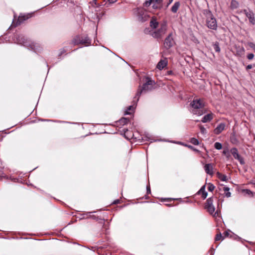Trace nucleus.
Returning a JSON list of instances; mask_svg holds the SVG:
<instances>
[{
    "mask_svg": "<svg viewBox=\"0 0 255 255\" xmlns=\"http://www.w3.org/2000/svg\"><path fill=\"white\" fill-rule=\"evenodd\" d=\"M14 41L15 43L23 45L28 49L33 50L36 53L39 52L42 49L39 44L32 42L25 38L23 35H16Z\"/></svg>",
    "mask_w": 255,
    "mask_h": 255,
    "instance_id": "1",
    "label": "nucleus"
},
{
    "mask_svg": "<svg viewBox=\"0 0 255 255\" xmlns=\"http://www.w3.org/2000/svg\"><path fill=\"white\" fill-rule=\"evenodd\" d=\"M190 106L192 108L191 112L194 115L200 116L205 113L206 111L204 109L205 104L203 100H193L191 102Z\"/></svg>",
    "mask_w": 255,
    "mask_h": 255,
    "instance_id": "2",
    "label": "nucleus"
},
{
    "mask_svg": "<svg viewBox=\"0 0 255 255\" xmlns=\"http://www.w3.org/2000/svg\"><path fill=\"white\" fill-rule=\"evenodd\" d=\"M145 78L146 82L143 84L142 87L138 88L135 96V98H136L135 103L138 101L139 97L142 94H144L151 91L153 89V85L155 84L154 81L152 80L151 79L148 77H146Z\"/></svg>",
    "mask_w": 255,
    "mask_h": 255,
    "instance_id": "3",
    "label": "nucleus"
},
{
    "mask_svg": "<svg viewBox=\"0 0 255 255\" xmlns=\"http://www.w3.org/2000/svg\"><path fill=\"white\" fill-rule=\"evenodd\" d=\"M209 13L206 17V25L209 29L216 30L218 27L217 20L210 11Z\"/></svg>",
    "mask_w": 255,
    "mask_h": 255,
    "instance_id": "4",
    "label": "nucleus"
},
{
    "mask_svg": "<svg viewBox=\"0 0 255 255\" xmlns=\"http://www.w3.org/2000/svg\"><path fill=\"white\" fill-rule=\"evenodd\" d=\"M72 42L75 45L79 44H85L86 46L91 44V40L87 36H77L72 41Z\"/></svg>",
    "mask_w": 255,
    "mask_h": 255,
    "instance_id": "5",
    "label": "nucleus"
},
{
    "mask_svg": "<svg viewBox=\"0 0 255 255\" xmlns=\"http://www.w3.org/2000/svg\"><path fill=\"white\" fill-rule=\"evenodd\" d=\"M205 208L207 210L208 212L214 216L218 215V211L215 212V208L213 205V197H210L207 199L205 204Z\"/></svg>",
    "mask_w": 255,
    "mask_h": 255,
    "instance_id": "6",
    "label": "nucleus"
},
{
    "mask_svg": "<svg viewBox=\"0 0 255 255\" xmlns=\"http://www.w3.org/2000/svg\"><path fill=\"white\" fill-rule=\"evenodd\" d=\"M167 24L166 22H163L160 25V28L156 31H155L152 34L154 38H160L166 32Z\"/></svg>",
    "mask_w": 255,
    "mask_h": 255,
    "instance_id": "7",
    "label": "nucleus"
},
{
    "mask_svg": "<svg viewBox=\"0 0 255 255\" xmlns=\"http://www.w3.org/2000/svg\"><path fill=\"white\" fill-rule=\"evenodd\" d=\"M232 154L234 156V157L237 159L240 163L241 164L243 165L245 164V161L244 158L241 156V155L239 154L238 149L236 147L232 148L230 150Z\"/></svg>",
    "mask_w": 255,
    "mask_h": 255,
    "instance_id": "8",
    "label": "nucleus"
},
{
    "mask_svg": "<svg viewBox=\"0 0 255 255\" xmlns=\"http://www.w3.org/2000/svg\"><path fill=\"white\" fill-rule=\"evenodd\" d=\"M31 15L32 13H27L23 14H20L18 17L15 25L17 26L18 25H20L24 21L30 18L31 16Z\"/></svg>",
    "mask_w": 255,
    "mask_h": 255,
    "instance_id": "9",
    "label": "nucleus"
},
{
    "mask_svg": "<svg viewBox=\"0 0 255 255\" xmlns=\"http://www.w3.org/2000/svg\"><path fill=\"white\" fill-rule=\"evenodd\" d=\"M173 43L174 41L172 37V33H170L165 39L164 42V47L168 49L173 46Z\"/></svg>",
    "mask_w": 255,
    "mask_h": 255,
    "instance_id": "10",
    "label": "nucleus"
},
{
    "mask_svg": "<svg viewBox=\"0 0 255 255\" xmlns=\"http://www.w3.org/2000/svg\"><path fill=\"white\" fill-rule=\"evenodd\" d=\"M245 13L246 16L249 18V21L252 24H255V18L254 13L252 11H247L245 10Z\"/></svg>",
    "mask_w": 255,
    "mask_h": 255,
    "instance_id": "11",
    "label": "nucleus"
},
{
    "mask_svg": "<svg viewBox=\"0 0 255 255\" xmlns=\"http://www.w3.org/2000/svg\"><path fill=\"white\" fill-rule=\"evenodd\" d=\"M226 125L224 123H220L215 128L214 132L216 134H219L225 129Z\"/></svg>",
    "mask_w": 255,
    "mask_h": 255,
    "instance_id": "12",
    "label": "nucleus"
},
{
    "mask_svg": "<svg viewBox=\"0 0 255 255\" xmlns=\"http://www.w3.org/2000/svg\"><path fill=\"white\" fill-rule=\"evenodd\" d=\"M204 170L206 173L210 175H212L214 174L213 166L211 163L205 164L204 166Z\"/></svg>",
    "mask_w": 255,
    "mask_h": 255,
    "instance_id": "13",
    "label": "nucleus"
},
{
    "mask_svg": "<svg viewBox=\"0 0 255 255\" xmlns=\"http://www.w3.org/2000/svg\"><path fill=\"white\" fill-rule=\"evenodd\" d=\"M136 98H135V97H134V99L132 101V105L129 106L127 110L125 111V115H130L131 112H129V111H131V112H133L134 111V109H135V106H136L137 103H135L136 101Z\"/></svg>",
    "mask_w": 255,
    "mask_h": 255,
    "instance_id": "14",
    "label": "nucleus"
},
{
    "mask_svg": "<svg viewBox=\"0 0 255 255\" xmlns=\"http://www.w3.org/2000/svg\"><path fill=\"white\" fill-rule=\"evenodd\" d=\"M213 119V114L209 113L205 115L202 119L201 122L203 123H206L210 122Z\"/></svg>",
    "mask_w": 255,
    "mask_h": 255,
    "instance_id": "15",
    "label": "nucleus"
},
{
    "mask_svg": "<svg viewBox=\"0 0 255 255\" xmlns=\"http://www.w3.org/2000/svg\"><path fill=\"white\" fill-rule=\"evenodd\" d=\"M167 62L166 60H161L158 63L156 68L159 70H162L167 65Z\"/></svg>",
    "mask_w": 255,
    "mask_h": 255,
    "instance_id": "16",
    "label": "nucleus"
},
{
    "mask_svg": "<svg viewBox=\"0 0 255 255\" xmlns=\"http://www.w3.org/2000/svg\"><path fill=\"white\" fill-rule=\"evenodd\" d=\"M199 194L202 193V197L203 199H205L207 198L208 195V193L205 191V185H203L200 190L198 192Z\"/></svg>",
    "mask_w": 255,
    "mask_h": 255,
    "instance_id": "17",
    "label": "nucleus"
},
{
    "mask_svg": "<svg viewBox=\"0 0 255 255\" xmlns=\"http://www.w3.org/2000/svg\"><path fill=\"white\" fill-rule=\"evenodd\" d=\"M129 120L126 118H122L118 121L117 122V124L118 126H124L128 124Z\"/></svg>",
    "mask_w": 255,
    "mask_h": 255,
    "instance_id": "18",
    "label": "nucleus"
},
{
    "mask_svg": "<svg viewBox=\"0 0 255 255\" xmlns=\"http://www.w3.org/2000/svg\"><path fill=\"white\" fill-rule=\"evenodd\" d=\"M96 212H87L86 213L83 214L82 215V219H86V218H92L95 220H97V218L95 215H89L88 216V214H90L92 213H95Z\"/></svg>",
    "mask_w": 255,
    "mask_h": 255,
    "instance_id": "19",
    "label": "nucleus"
},
{
    "mask_svg": "<svg viewBox=\"0 0 255 255\" xmlns=\"http://www.w3.org/2000/svg\"><path fill=\"white\" fill-rule=\"evenodd\" d=\"M152 7L154 9L158 8L159 5L161 3L163 0H152Z\"/></svg>",
    "mask_w": 255,
    "mask_h": 255,
    "instance_id": "20",
    "label": "nucleus"
},
{
    "mask_svg": "<svg viewBox=\"0 0 255 255\" xmlns=\"http://www.w3.org/2000/svg\"><path fill=\"white\" fill-rule=\"evenodd\" d=\"M180 6V3L179 1L175 2L171 7V11L173 13L177 12Z\"/></svg>",
    "mask_w": 255,
    "mask_h": 255,
    "instance_id": "21",
    "label": "nucleus"
},
{
    "mask_svg": "<svg viewBox=\"0 0 255 255\" xmlns=\"http://www.w3.org/2000/svg\"><path fill=\"white\" fill-rule=\"evenodd\" d=\"M158 25V22L156 21V19L154 18H152L150 22V26L153 29H155L157 27Z\"/></svg>",
    "mask_w": 255,
    "mask_h": 255,
    "instance_id": "22",
    "label": "nucleus"
},
{
    "mask_svg": "<svg viewBox=\"0 0 255 255\" xmlns=\"http://www.w3.org/2000/svg\"><path fill=\"white\" fill-rule=\"evenodd\" d=\"M217 176L221 180L223 181H227L228 180V178L225 174L217 172Z\"/></svg>",
    "mask_w": 255,
    "mask_h": 255,
    "instance_id": "23",
    "label": "nucleus"
},
{
    "mask_svg": "<svg viewBox=\"0 0 255 255\" xmlns=\"http://www.w3.org/2000/svg\"><path fill=\"white\" fill-rule=\"evenodd\" d=\"M143 12L142 11H140L138 12V19L140 21H144L146 20V18L145 17V15L143 16Z\"/></svg>",
    "mask_w": 255,
    "mask_h": 255,
    "instance_id": "24",
    "label": "nucleus"
},
{
    "mask_svg": "<svg viewBox=\"0 0 255 255\" xmlns=\"http://www.w3.org/2000/svg\"><path fill=\"white\" fill-rule=\"evenodd\" d=\"M242 193H244L246 195H248L250 197H253L254 195V193L250 189H243Z\"/></svg>",
    "mask_w": 255,
    "mask_h": 255,
    "instance_id": "25",
    "label": "nucleus"
},
{
    "mask_svg": "<svg viewBox=\"0 0 255 255\" xmlns=\"http://www.w3.org/2000/svg\"><path fill=\"white\" fill-rule=\"evenodd\" d=\"M223 190L225 191V196L229 198V197H231V193L229 191V190H230V188L229 187H223Z\"/></svg>",
    "mask_w": 255,
    "mask_h": 255,
    "instance_id": "26",
    "label": "nucleus"
},
{
    "mask_svg": "<svg viewBox=\"0 0 255 255\" xmlns=\"http://www.w3.org/2000/svg\"><path fill=\"white\" fill-rule=\"evenodd\" d=\"M213 46L216 52H219L220 51V48L218 42H217L214 43Z\"/></svg>",
    "mask_w": 255,
    "mask_h": 255,
    "instance_id": "27",
    "label": "nucleus"
},
{
    "mask_svg": "<svg viewBox=\"0 0 255 255\" xmlns=\"http://www.w3.org/2000/svg\"><path fill=\"white\" fill-rule=\"evenodd\" d=\"M190 142L192 143L194 145H198L199 143V142L198 140L195 138L192 137L190 139Z\"/></svg>",
    "mask_w": 255,
    "mask_h": 255,
    "instance_id": "28",
    "label": "nucleus"
},
{
    "mask_svg": "<svg viewBox=\"0 0 255 255\" xmlns=\"http://www.w3.org/2000/svg\"><path fill=\"white\" fill-rule=\"evenodd\" d=\"M214 147L216 149L220 150L222 148V145L221 143L217 142L214 144Z\"/></svg>",
    "mask_w": 255,
    "mask_h": 255,
    "instance_id": "29",
    "label": "nucleus"
},
{
    "mask_svg": "<svg viewBox=\"0 0 255 255\" xmlns=\"http://www.w3.org/2000/svg\"><path fill=\"white\" fill-rule=\"evenodd\" d=\"M152 4V0H145V2L143 3L144 6L148 7Z\"/></svg>",
    "mask_w": 255,
    "mask_h": 255,
    "instance_id": "30",
    "label": "nucleus"
},
{
    "mask_svg": "<svg viewBox=\"0 0 255 255\" xmlns=\"http://www.w3.org/2000/svg\"><path fill=\"white\" fill-rule=\"evenodd\" d=\"M215 188V187L213 184H212L211 183H209L208 189L209 191H211V192L213 191L214 190Z\"/></svg>",
    "mask_w": 255,
    "mask_h": 255,
    "instance_id": "31",
    "label": "nucleus"
},
{
    "mask_svg": "<svg viewBox=\"0 0 255 255\" xmlns=\"http://www.w3.org/2000/svg\"><path fill=\"white\" fill-rule=\"evenodd\" d=\"M164 141H167V142H170L174 143H176V144H178L183 145H185V146L186 145L185 144H184L183 142H180V141H175L166 140H165Z\"/></svg>",
    "mask_w": 255,
    "mask_h": 255,
    "instance_id": "32",
    "label": "nucleus"
},
{
    "mask_svg": "<svg viewBox=\"0 0 255 255\" xmlns=\"http://www.w3.org/2000/svg\"><path fill=\"white\" fill-rule=\"evenodd\" d=\"M248 45L250 46V47L252 48L254 51L255 50V43L252 42H249L248 43Z\"/></svg>",
    "mask_w": 255,
    "mask_h": 255,
    "instance_id": "33",
    "label": "nucleus"
},
{
    "mask_svg": "<svg viewBox=\"0 0 255 255\" xmlns=\"http://www.w3.org/2000/svg\"><path fill=\"white\" fill-rule=\"evenodd\" d=\"M222 239V236L221 233H220L219 234H217L215 238V241H219Z\"/></svg>",
    "mask_w": 255,
    "mask_h": 255,
    "instance_id": "34",
    "label": "nucleus"
},
{
    "mask_svg": "<svg viewBox=\"0 0 255 255\" xmlns=\"http://www.w3.org/2000/svg\"><path fill=\"white\" fill-rule=\"evenodd\" d=\"M223 154L226 155L227 157L230 156L229 150L228 149H224L223 151Z\"/></svg>",
    "mask_w": 255,
    "mask_h": 255,
    "instance_id": "35",
    "label": "nucleus"
},
{
    "mask_svg": "<svg viewBox=\"0 0 255 255\" xmlns=\"http://www.w3.org/2000/svg\"><path fill=\"white\" fill-rule=\"evenodd\" d=\"M200 131L202 133L205 134L206 133V129L203 126H200Z\"/></svg>",
    "mask_w": 255,
    "mask_h": 255,
    "instance_id": "36",
    "label": "nucleus"
},
{
    "mask_svg": "<svg viewBox=\"0 0 255 255\" xmlns=\"http://www.w3.org/2000/svg\"><path fill=\"white\" fill-rule=\"evenodd\" d=\"M254 57V54L253 53L248 54L247 55V58L249 60L253 59Z\"/></svg>",
    "mask_w": 255,
    "mask_h": 255,
    "instance_id": "37",
    "label": "nucleus"
},
{
    "mask_svg": "<svg viewBox=\"0 0 255 255\" xmlns=\"http://www.w3.org/2000/svg\"><path fill=\"white\" fill-rule=\"evenodd\" d=\"M186 146L189 147V148L194 150V151H196L197 152H199V150L196 148H195L193 146H192V145H185Z\"/></svg>",
    "mask_w": 255,
    "mask_h": 255,
    "instance_id": "38",
    "label": "nucleus"
},
{
    "mask_svg": "<svg viewBox=\"0 0 255 255\" xmlns=\"http://www.w3.org/2000/svg\"><path fill=\"white\" fill-rule=\"evenodd\" d=\"M146 190H147V194H150L151 193L150 188V186L149 185H147L146 186Z\"/></svg>",
    "mask_w": 255,
    "mask_h": 255,
    "instance_id": "39",
    "label": "nucleus"
},
{
    "mask_svg": "<svg viewBox=\"0 0 255 255\" xmlns=\"http://www.w3.org/2000/svg\"><path fill=\"white\" fill-rule=\"evenodd\" d=\"M123 131H124V134H125V137L127 138H128L129 139L127 136V135H126V132H128V130L127 129V128H124L123 129Z\"/></svg>",
    "mask_w": 255,
    "mask_h": 255,
    "instance_id": "40",
    "label": "nucleus"
},
{
    "mask_svg": "<svg viewBox=\"0 0 255 255\" xmlns=\"http://www.w3.org/2000/svg\"><path fill=\"white\" fill-rule=\"evenodd\" d=\"M120 200L117 199V200H115V201L113 202V204H118L120 203Z\"/></svg>",
    "mask_w": 255,
    "mask_h": 255,
    "instance_id": "41",
    "label": "nucleus"
},
{
    "mask_svg": "<svg viewBox=\"0 0 255 255\" xmlns=\"http://www.w3.org/2000/svg\"><path fill=\"white\" fill-rule=\"evenodd\" d=\"M109 2L111 3H114L116 2L118 0H108Z\"/></svg>",
    "mask_w": 255,
    "mask_h": 255,
    "instance_id": "42",
    "label": "nucleus"
},
{
    "mask_svg": "<svg viewBox=\"0 0 255 255\" xmlns=\"http://www.w3.org/2000/svg\"><path fill=\"white\" fill-rule=\"evenodd\" d=\"M167 0V6H168L170 3H172V2L173 1V0Z\"/></svg>",
    "mask_w": 255,
    "mask_h": 255,
    "instance_id": "43",
    "label": "nucleus"
},
{
    "mask_svg": "<svg viewBox=\"0 0 255 255\" xmlns=\"http://www.w3.org/2000/svg\"><path fill=\"white\" fill-rule=\"evenodd\" d=\"M252 68V65H248L247 66V67H246L247 70L251 69Z\"/></svg>",
    "mask_w": 255,
    "mask_h": 255,
    "instance_id": "44",
    "label": "nucleus"
},
{
    "mask_svg": "<svg viewBox=\"0 0 255 255\" xmlns=\"http://www.w3.org/2000/svg\"><path fill=\"white\" fill-rule=\"evenodd\" d=\"M57 122H58V123H69V124H72V123H70V122L61 121H59Z\"/></svg>",
    "mask_w": 255,
    "mask_h": 255,
    "instance_id": "45",
    "label": "nucleus"
},
{
    "mask_svg": "<svg viewBox=\"0 0 255 255\" xmlns=\"http://www.w3.org/2000/svg\"><path fill=\"white\" fill-rule=\"evenodd\" d=\"M65 52V51L64 49H62L61 51L60 55H62L63 53H64Z\"/></svg>",
    "mask_w": 255,
    "mask_h": 255,
    "instance_id": "46",
    "label": "nucleus"
},
{
    "mask_svg": "<svg viewBox=\"0 0 255 255\" xmlns=\"http://www.w3.org/2000/svg\"><path fill=\"white\" fill-rule=\"evenodd\" d=\"M225 236H228V235H229L228 232H226L225 233Z\"/></svg>",
    "mask_w": 255,
    "mask_h": 255,
    "instance_id": "47",
    "label": "nucleus"
},
{
    "mask_svg": "<svg viewBox=\"0 0 255 255\" xmlns=\"http://www.w3.org/2000/svg\"><path fill=\"white\" fill-rule=\"evenodd\" d=\"M251 183L253 184V185H254V186L255 187V182L252 181V182H251Z\"/></svg>",
    "mask_w": 255,
    "mask_h": 255,
    "instance_id": "48",
    "label": "nucleus"
},
{
    "mask_svg": "<svg viewBox=\"0 0 255 255\" xmlns=\"http://www.w3.org/2000/svg\"><path fill=\"white\" fill-rule=\"evenodd\" d=\"M169 199H164V200H168Z\"/></svg>",
    "mask_w": 255,
    "mask_h": 255,
    "instance_id": "49",
    "label": "nucleus"
},
{
    "mask_svg": "<svg viewBox=\"0 0 255 255\" xmlns=\"http://www.w3.org/2000/svg\"><path fill=\"white\" fill-rule=\"evenodd\" d=\"M41 121H46V120H41Z\"/></svg>",
    "mask_w": 255,
    "mask_h": 255,
    "instance_id": "50",
    "label": "nucleus"
},
{
    "mask_svg": "<svg viewBox=\"0 0 255 255\" xmlns=\"http://www.w3.org/2000/svg\"><path fill=\"white\" fill-rule=\"evenodd\" d=\"M242 50L243 51H244V48L243 47L242 48Z\"/></svg>",
    "mask_w": 255,
    "mask_h": 255,
    "instance_id": "51",
    "label": "nucleus"
},
{
    "mask_svg": "<svg viewBox=\"0 0 255 255\" xmlns=\"http://www.w3.org/2000/svg\"><path fill=\"white\" fill-rule=\"evenodd\" d=\"M254 51H255V50Z\"/></svg>",
    "mask_w": 255,
    "mask_h": 255,
    "instance_id": "52",
    "label": "nucleus"
}]
</instances>
